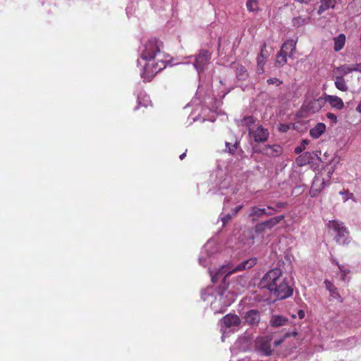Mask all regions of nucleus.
Listing matches in <instances>:
<instances>
[{"instance_id":"f257e3e1","label":"nucleus","mask_w":361,"mask_h":361,"mask_svg":"<svg viewBox=\"0 0 361 361\" xmlns=\"http://www.w3.org/2000/svg\"><path fill=\"white\" fill-rule=\"evenodd\" d=\"M257 263L256 258H250L238 264L228 263L222 265L215 270L209 268V273L212 283H215L221 281L222 284L218 287L214 286H207L201 291L202 300L210 304L212 310L214 314L224 313L235 300V294L229 289L226 278L231 274L244 271L254 267Z\"/></svg>"},{"instance_id":"f03ea898","label":"nucleus","mask_w":361,"mask_h":361,"mask_svg":"<svg viewBox=\"0 0 361 361\" xmlns=\"http://www.w3.org/2000/svg\"><path fill=\"white\" fill-rule=\"evenodd\" d=\"M162 42L155 37H151L142 42L138 52L140 58L137 66L140 67V76L144 82H149L161 70L165 68L167 63L164 52L161 51Z\"/></svg>"},{"instance_id":"7ed1b4c3","label":"nucleus","mask_w":361,"mask_h":361,"mask_svg":"<svg viewBox=\"0 0 361 361\" xmlns=\"http://www.w3.org/2000/svg\"><path fill=\"white\" fill-rule=\"evenodd\" d=\"M241 324L240 317L235 314H228L220 320L221 332L222 334L221 341H224L225 338L231 333L236 331Z\"/></svg>"},{"instance_id":"20e7f679","label":"nucleus","mask_w":361,"mask_h":361,"mask_svg":"<svg viewBox=\"0 0 361 361\" xmlns=\"http://www.w3.org/2000/svg\"><path fill=\"white\" fill-rule=\"evenodd\" d=\"M283 276V272L280 269H272L263 276L259 286L261 288L268 289L271 293Z\"/></svg>"},{"instance_id":"39448f33","label":"nucleus","mask_w":361,"mask_h":361,"mask_svg":"<svg viewBox=\"0 0 361 361\" xmlns=\"http://www.w3.org/2000/svg\"><path fill=\"white\" fill-rule=\"evenodd\" d=\"M212 51L207 49H201L195 56H190L192 59V65L198 75L203 73L209 64L212 59Z\"/></svg>"},{"instance_id":"423d86ee","label":"nucleus","mask_w":361,"mask_h":361,"mask_svg":"<svg viewBox=\"0 0 361 361\" xmlns=\"http://www.w3.org/2000/svg\"><path fill=\"white\" fill-rule=\"evenodd\" d=\"M328 227L335 233V240L338 243L345 245L350 243L349 233L343 222L336 220L330 221Z\"/></svg>"},{"instance_id":"0eeeda50","label":"nucleus","mask_w":361,"mask_h":361,"mask_svg":"<svg viewBox=\"0 0 361 361\" xmlns=\"http://www.w3.org/2000/svg\"><path fill=\"white\" fill-rule=\"evenodd\" d=\"M271 292V295L278 300H283L289 298L293 294V288L289 285V280L286 276H283L278 284Z\"/></svg>"},{"instance_id":"6e6552de","label":"nucleus","mask_w":361,"mask_h":361,"mask_svg":"<svg viewBox=\"0 0 361 361\" xmlns=\"http://www.w3.org/2000/svg\"><path fill=\"white\" fill-rule=\"evenodd\" d=\"M217 255L216 246L208 241L202 247L200 255L199 257V263L200 265L206 267L212 263V260Z\"/></svg>"},{"instance_id":"1a4fd4ad","label":"nucleus","mask_w":361,"mask_h":361,"mask_svg":"<svg viewBox=\"0 0 361 361\" xmlns=\"http://www.w3.org/2000/svg\"><path fill=\"white\" fill-rule=\"evenodd\" d=\"M255 350L260 356L271 355L273 352L271 338L269 336L258 337L255 341Z\"/></svg>"},{"instance_id":"9d476101","label":"nucleus","mask_w":361,"mask_h":361,"mask_svg":"<svg viewBox=\"0 0 361 361\" xmlns=\"http://www.w3.org/2000/svg\"><path fill=\"white\" fill-rule=\"evenodd\" d=\"M325 100L324 94L320 97H314L312 99H306L302 105V109L310 114H315L324 106Z\"/></svg>"},{"instance_id":"9b49d317","label":"nucleus","mask_w":361,"mask_h":361,"mask_svg":"<svg viewBox=\"0 0 361 361\" xmlns=\"http://www.w3.org/2000/svg\"><path fill=\"white\" fill-rule=\"evenodd\" d=\"M285 218L284 215L271 217L267 220L257 223L254 227V231L257 235L263 233L266 229L271 230Z\"/></svg>"},{"instance_id":"f8f14e48","label":"nucleus","mask_w":361,"mask_h":361,"mask_svg":"<svg viewBox=\"0 0 361 361\" xmlns=\"http://www.w3.org/2000/svg\"><path fill=\"white\" fill-rule=\"evenodd\" d=\"M251 349V341L248 336H240L230 348L232 357L237 355L239 353H245Z\"/></svg>"},{"instance_id":"ddd939ff","label":"nucleus","mask_w":361,"mask_h":361,"mask_svg":"<svg viewBox=\"0 0 361 361\" xmlns=\"http://www.w3.org/2000/svg\"><path fill=\"white\" fill-rule=\"evenodd\" d=\"M255 152L269 157H277L283 153V147L278 145H267Z\"/></svg>"},{"instance_id":"4468645a","label":"nucleus","mask_w":361,"mask_h":361,"mask_svg":"<svg viewBox=\"0 0 361 361\" xmlns=\"http://www.w3.org/2000/svg\"><path fill=\"white\" fill-rule=\"evenodd\" d=\"M249 134L252 135L254 141L258 143L266 142L269 136V130L262 125L258 126L255 130L249 128Z\"/></svg>"},{"instance_id":"2eb2a0df","label":"nucleus","mask_w":361,"mask_h":361,"mask_svg":"<svg viewBox=\"0 0 361 361\" xmlns=\"http://www.w3.org/2000/svg\"><path fill=\"white\" fill-rule=\"evenodd\" d=\"M244 319L245 323L247 325L251 326H257L261 320L260 312L257 310H250L246 312Z\"/></svg>"},{"instance_id":"dca6fc26","label":"nucleus","mask_w":361,"mask_h":361,"mask_svg":"<svg viewBox=\"0 0 361 361\" xmlns=\"http://www.w3.org/2000/svg\"><path fill=\"white\" fill-rule=\"evenodd\" d=\"M326 183L321 176H315L310 190L311 197H314L325 188Z\"/></svg>"},{"instance_id":"f3484780","label":"nucleus","mask_w":361,"mask_h":361,"mask_svg":"<svg viewBox=\"0 0 361 361\" xmlns=\"http://www.w3.org/2000/svg\"><path fill=\"white\" fill-rule=\"evenodd\" d=\"M288 324V318L283 314H273L271 316L269 320V324L273 328H278L280 326H286Z\"/></svg>"},{"instance_id":"a211bd4d","label":"nucleus","mask_w":361,"mask_h":361,"mask_svg":"<svg viewBox=\"0 0 361 361\" xmlns=\"http://www.w3.org/2000/svg\"><path fill=\"white\" fill-rule=\"evenodd\" d=\"M325 104L329 103L330 106L337 110H341L344 107V103L343 100L335 95H329L326 93L324 94Z\"/></svg>"},{"instance_id":"6ab92c4d","label":"nucleus","mask_w":361,"mask_h":361,"mask_svg":"<svg viewBox=\"0 0 361 361\" xmlns=\"http://www.w3.org/2000/svg\"><path fill=\"white\" fill-rule=\"evenodd\" d=\"M315 157H317V154L314 152H306L299 155L295 162L298 166H303L312 162Z\"/></svg>"},{"instance_id":"aec40b11","label":"nucleus","mask_w":361,"mask_h":361,"mask_svg":"<svg viewBox=\"0 0 361 361\" xmlns=\"http://www.w3.org/2000/svg\"><path fill=\"white\" fill-rule=\"evenodd\" d=\"M266 214H268L266 212L264 207L261 208L257 206H253L250 208L248 216L250 219V221L255 223L263 216H266Z\"/></svg>"},{"instance_id":"412c9836","label":"nucleus","mask_w":361,"mask_h":361,"mask_svg":"<svg viewBox=\"0 0 361 361\" xmlns=\"http://www.w3.org/2000/svg\"><path fill=\"white\" fill-rule=\"evenodd\" d=\"M296 41L294 39H288L282 45L281 51L282 54L288 55L290 58L293 56V54L295 51Z\"/></svg>"},{"instance_id":"4be33fe9","label":"nucleus","mask_w":361,"mask_h":361,"mask_svg":"<svg viewBox=\"0 0 361 361\" xmlns=\"http://www.w3.org/2000/svg\"><path fill=\"white\" fill-rule=\"evenodd\" d=\"M137 106L134 108V111L138 110L140 106L147 107L152 104L149 96L145 91H140L137 94Z\"/></svg>"},{"instance_id":"5701e85b","label":"nucleus","mask_w":361,"mask_h":361,"mask_svg":"<svg viewBox=\"0 0 361 361\" xmlns=\"http://www.w3.org/2000/svg\"><path fill=\"white\" fill-rule=\"evenodd\" d=\"M326 125L324 123H318L310 130V135L317 139L326 131Z\"/></svg>"},{"instance_id":"b1692460","label":"nucleus","mask_w":361,"mask_h":361,"mask_svg":"<svg viewBox=\"0 0 361 361\" xmlns=\"http://www.w3.org/2000/svg\"><path fill=\"white\" fill-rule=\"evenodd\" d=\"M234 68H235V76L238 80L244 81L248 78L249 75L245 66L236 64Z\"/></svg>"},{"instance_id":"393cba45","label":"nucleus","mask_w":361,"mask_h":361,"mask_svg":"<svg viewBox=\"0 0 361 361\" xmlns=\"http://www.w3.org/2000/svg\"><path fill=\"white\" fill-rule=\"evenodd\" d=\"M324 283L326 285V288L329 291L331 297L338 300L339 302H342V298L340 294L338 292L337 288L335 287L333 283L328 280H325Z\"/></svg>"},{"instance_id":"a878e982","label":"nucleus","mask_w":361,"mask_h":361,"mask_svg":"<svg viewBox=\"0 0 361 361\" xmlns=\"http://www.w3.org/2000/svg\"><path fill=\"white\" fill-rule=\"evenodd\" d=\"M345 39V35L343 33H340L337 37L334 38V49L336 51H339L344 47Z\"/></svg>"},{"instance_id":"bb28decb","label":"nucleus","mask_w":361,"mask_h":361,"mask_svg":"<svg viewBox=\"0 0 361 361\" xmlns=\"http://www.w3.org/2000/svg\"><path fill=\"white\" fill-rule=\"evenodd\" d=\"M350 13L353 15L361 13V0H353L348 6Z\"/></svg>"},{"instance_id":"cd10ccee","label":"nucleus","mask_w":361,"mask_h":361,"mask_svg":"<svg viewBox=\"0 0 361 361\" xmlns=\"http://www.w3.org/2000/svg\"><path fill=\"white\" fill-rule=\"evenodd\" d=\"M310 18L309 17H304L302 16H299L298 17H294L292 19L293 26L298 28L302 25L308 24Z\"/></svg>"},{"instance_id":"c85d7f7f","label":"nucleus","mask_w":361,"mask_h":361,"mask_svg":"<svg viewBox=\"0 0 361 361\" xmlns=\"http://www.w3.org/2000/svg\"><path fill=\"white\" fill-rule=\"evenodd\" d=\"M335 4V0H322L321 5L318 9V13L322 14L329 8H334Z\"/></svg>"},{"instance_id":"c756f323","label":"nucleus","mask_w":361,"mask_h":361,"mask_svg":"<svg viewBox=\"0 0 361 361\" xmlns=\"http://www.w3.org/2000/svg\"><path fill=\"white\" fill-rule=\"evenodd\" d=\"M336 87L343 92L348 90V87L343 76H337L335 80Z\"/></svg>"},{"instance_id":"7c9ffc66","label":"nucleus","mask_w":361,"mask_h":361,"mask_svg":"<svg viewBox=\"0 0 361 361\" xmlns=\"http://www.w3.org/2000/svg\"><path fill=\"white\" fill-rule=\"evenodd\" d=\"M246 7L249 12H256L259 11L258 0H247Z\"/></svg>"},{"instance_id":"2f4dec72","label":"nucleus","mask_w":361,"mask_h":361,"mask_svg":"<svg viewBox=\"0 0 361 361\" xmlns=\"http://www.w3.org/2000/svg\"><path fill=\"white\" fill-rule=\"evenodd\" d=\"M310 143V140L307 139H304L300 142V145L296 147L294 149V153L296 154H299L302 153L306 148L307 145Z\"/></svg>"},{"instance_id":"473e14b6","label":"nucleus","mask_w":361,"mask_h":361,"mask_svg":"<svg viewBox=\"0 0 361 361\" xmlns=\"http://www.w3.org/2000/svg\"><path fill=\"white\" fill-rule=\"evenodd\" d=\"M243 126H247L248 129L252 128L251 126L255 124V119L252 116H245L241 121Z\"/></svg>"},{"instance_id":"72a5a7b5","label":"nucleus","mask_w":361,"mask_h":361,"mask_svg":"<svg viewBox=\"0 0 361 361\" xmlns=\"http://www.w3.org/2000/svg\"><path fill=\"white\" fill-rule=\"evenodd\" d=\"M226 151L231 154H234L235 152V150L238 146V143L235 142L234 144L229 143L228 142H226Z\"/></svg>"},{"instance_id":"f704fd0d","label":"nucleus","mask_w":361,"mask_h":361,"mask_svg":"<svg viewBox=\"0 0 361 361\" xmlns=\"http://www.w3.org/2000/svg\"><path fill=\"white\" fill-rule=\"evenodd\" d=\"M266 61L257 59V69L256 72L258 75L263 74L264 72V66L265 64Z\"/></svg>"},{"instance_id":"c9c22d12","label":"nucleus","mask_w":361,"mask_h":361,"mask_svg":"<svg viewBox=\"0 0 361 361\" xmlns=\"http://www.w3.org/2000/svg\"><path fill=\"white\" fill-rule=\"evenodd\" d=\"M288 55L286 54H282L281 51L278 52L277 54V63L280 65V66H283L286 62H287V56Z\"/></svg>"},{"instance_id":"e433bc0d","label":"nucleus","mask_w":361,"mask_h":361,"mask_svg":"<svg viewBox=\"0 0 361 361\" xmlns=\"http://www.w3.org/2000/svg\"><path fill=\"white\" fill-rule=\"evenodd\" d=\"M339 194L342 195L343 202H346L349 199H353L354 195L350 192L348 190H343L339 192Z\"/></svg>"},{"instance_id":"4c0bfd02","label":"nucleus","mask_w":361,"mask_h":361,"mask_svg":"<svg viewBox=\"0 0 361 361\" xmlns=\"http://www.w3.org/2000/svg\"><path fill=\"white\" fill-rule=\"evenodd\" d=\"M220 216L222 226H224L234 216L232 215V213H228L226 214H221Z\"/></svg>"},{"instance_id":"58836bf2","label":"nucleus","mask_w":361,"mask_h":361,"mask_svg":"<svg viewBox=\"0 0 361 361\" xmlns=\"http://www.w3.org/2000/svg\"><path fill=\"white\" fill-rule=\"evenodd\" d=\"M358 66H361V63L357 65H348L345 67V73H352L354 71H360Z\"/></svg>"},{"instance_id":"ea45409f","label":"nucleus","mask_w":361,"mask_h":361,"mask_svg":"<svg viewBox=\"0 0 361 361\" xmlns=\"http://www.w3.org/2000/svg\"><path fill=\"white\" fill-rule=\"evenodd\" d=\"M266 212L269 214H266V216H271L277 212V209H275L271 205H268L266 208L264 207Z\"/></svg>"},{"instance_id":"a19ab883","label":"nucleus","mask_w":361,"mask_h":361,"mask_svg":"<svg viewBox=\"0 0 361 361\" xmlns=\"http://www.w3.org/2000/svg\"><path fill=\"white\" fill-rule=\"evenodd\" d=\"M266 44H264L261 49L259 54L257 56V59H262L266 61L268 57V54L265 51Z\"/></svg>"},{"instance_id":"79ce46f5","label":"nucleus","mask_w":361,"mask_h":361,"mask_svg":"<svg viewBox=\"0 0 361 361\" xmlns=\"http://www.w3.org/2000/svg\"><path fill=\"white\" fill-rule=\"evenodd\" d=\"M267 82L269 84V85H275L276 86H279L281 84H282V81L280 80L279 78H269L267 80Z\"/></svg>"},{"instance_id":"37998d69","label":"nucleus","mask_w":361,"mask_h":361,"mask_svg":"<svg viewBox=\"0 0 361 361\" xmlns=\"http://www.w3.org/2000/svg\"><path fill=\"white\" fill-rule=\"evenodd\" d=\"M287 203L285 202H277L274 203V205L273 206L275 207V209H277V212L285 207H286Z\"/></svg>"},{"instance_id":"c03bdc74","label":"nucleus","mask_w":361,"mask_h":361,"mask_svg":"<svg viewBox=\"0 0 361 361\" xmlns=\"http://www.w3.org/2000/svg\"><path fill=\"white\" fill-rule=\"evenodd\" d=\"M326 118L332 121L333 123L336 124L338 122L337 116L336 114L329 112L326 114Z\"/></svg>"},{"instance_id":"a18cd8bd","label":"nucleus","mask_w":361,"mask_h":361,"mask_svg":"<svg viewBox=\"0 0 361 361\" xmlns=\"http://www.w3.org/2000/svg\"><path fill=\"white\" fill-rule=\"evenodd\" d=\"M290 129V125L286 123H281L279 126V130L282 133H286Z\"/></svg>"},{"instance_id":"49530a36","label":"nucleus","mask_w":361,"mask_h":361,"mask_svg":"<svg viewBox=\"0 0 361 361\" xmlns=\"http://www.w3.org/2000/svg\"><path fill=\"white\" fill-rule=\"evenodd\" d=\"M228 185H229V180L224 179V181H222V183H221L219 185V190L228 188Z\"/></svg>"},{"instance_id":"de8ad7c7","label":"nucleus","mask_w":361,"mask_h":361,"mask_svg":"<svg viewBox=\"0 0 361 361\" xmlns=\"http://www.w3.org/2000/svg\"><path fill=\"white\" fill-rule=\"evenodd\" d=\"M338 269L341 273H344L345 274H348L350 272L349 269L342 264L338 265Z\"/></svg>"},{"instance_id":"09e8293b","label":"nucleus","mask_w":361,"mask_h":361,"mask_svg":"<svg viewBox=\"0 0 361 361\" xmlns=\"http://www.w3.org/2000/svg\"><path fill=\"white\" fill-rule=\"evenodd\" d=\"M243 208V205H238L232 209V215L235 216L238 212Z\"/></svg>"},{"instance_id":"8fccbe9b","label":"nucleus","mask_w":361,"mask_h":361,"mask_svg":"<svg viewBox=\"0 0 361 361\" xmlns=\"http://www.w3.org/2000/svg\"><path fill=\"white\" fill-rule=\"evenodd\" d=\"M341 280L344 282L349 281V279L347 278V274H345L344 273H341Z\"/></svg>"},{"instance_id":"3c124183","label":"nucleus","mask_w":361,"mask_h":361,"mask_svg":"<svg viewBox=\"0 0 361 361\" xmlns=\"http://www.w3.org/2000/svg\"><path fill=\"white\" fill-rule=\"evenodd\" d=\"M298 316L300 319H303L304 317H305V312L302 310H300L298 312Z\"/></svg>"},{"instance_id":"603ef678","label":"nucleus","mask_w":361,"mask_h":361,"mask_svg":"<svg viewBox=\"0 0 361 361\" xmlns=\"http://www.w3.org/2000/svg\"><path fill=\"white\" fill-rule=\"evenodd\" d=\"M283 342V339H278V340H275L274 341V344L275 346H279V345H281V343Z\"/></svg>"},{"instance_id":"864d4df0","label":"nucleus","mask_w":361,"mask_h":361,"mask_svg":"<svg viewBox=\"0 0 361 361\" xmlns=\"http://www.w3.org/2000/svg\"><path fill=\"white\" fill-rule=\"evenodd\" d=\"M356 111L361 113V101L360 102L357 106L356 107Z\"/></svg>"},{"instance_id":"5fc2aeb1","label":"nucleus","mask_w":361,"mask_h":361,"mask_svg":"<svg viewBox=\"0 0 361 361\" xmlns=\"http://www.w3.org/2000/svg\"><path fill=\"white\" fill-rule=\"evenodd\" d=\"M186 156V151L183 153H182L180 156H179V158L180 159L183 160Z\"/></svg>"},{"instance_id":"6e6d98bb","label":"nucleus","mask_w":361,"mask_h":361,"mask_svg":"<svg viewBox=\"0 0 361 361\" xmlns=\"http://www.w3.org/2000/svg\"><path fill=\"white\" fill-rule=\"evenodd\" d=\"M332 262L336 264L338 267L341 265L335 259H332Z\"/></svg>"},{"instance_id":"4d7b16f0","label":"nucleus","mask_w":361,"mask_h":361,"mask_svg":"<svg viewBox=\"0 0 361 361\" xmlns=\"http://www.w3.org/2000/svg\"><path fill=\"white\" fill-rule=\"evenodd\" d=\"M332 262L336 264L338 267L341 265L335 259H332Z\"/></svg>"},{"instance_id":"13d9d810","label":"nucleus","mask_w":361,"mask_h":361,"mask_svg":"<svg viewBox=\"0 0 361 361\" xmlns=\"http://www.w3.org/2000/svg\"><path fill=\"white\" fill-rule=\"evenodd\" d=\"M221 46V38H219V40H218V47L219 48Z\"/></svg>"},{"instance_id":"bf43d9fd","label":"nucleus","mask_w":361,"mask_h":361,"mask_svg":"<svg viewBox=\"0 0 361 361\" xmlns=\"http://www.w3.org/2000/svg\"><path fill=\"white\" fill-rule=\"evenodd\" d=\"M126 12L128 13V8H126Z\"/></svg>"}]
</instances>
